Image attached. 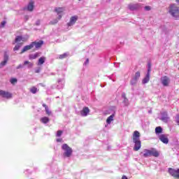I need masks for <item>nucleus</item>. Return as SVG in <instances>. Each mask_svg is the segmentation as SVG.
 Segmentation results:
<instances>
[{"label":"nucleus","mask_w":179,"mask_h":179,"mask_svg":"<svg viewBox=\"0 0 179 179\" xmlns=\"http://www.w3.org/2000/svg\"><path fill=\"white\" fill-rule=\"evenodd\" d=\"M149 80H150V64H148L147 74L142 81L143 85H145V83H148Z\"/></svg>","instance_id":"0eeeda50"},{"label":"nucleus","mask_w":179,"mask_h":179,"mask_svg":"<svg viewBox=\"0 0 179 179\" xmlns=\"http://www.w3.org/2000/svg\"><path fill=\"white\" fill-rule=\"evenodd\" d=\"M122 179H128V178H127L126 176H123L122 177Z\"/></svg>","instance_id":"de8ad7c7"},{"label":"nucleus","mask_w":179,"mask_h":179,"mask_svg":"<svg viewBox=\"0 0 179 179\" xmlns=\"http://www.w3.org/2000/svg\"><path fill=\"white\" fill-rule=\"evenodd\" d=\"M27 171H29V170L25 171L24 173L25 174H27Z\"/></svg>","instance_id":"8fccbe9b"},{"label":"nucleus","mask_w":179,"mask_h":179,"mask_svg":"<svg viewBox=\"0 0 179 179\" xmlns=\"http://www.w3.org/2000/svg\"><path fill=\"white\" fill-rule=\"evenodd\" d=\"M36 26H39V24H40V20L36 21Z\"/></svg>","instance_id":"49530a36"},{"label":"nucleus","mask_w":179,"mask_h":179,"mask_svg":"<svg viewBox=\"0 0 179 179\" xmlns=\"http://www.w3.org/2000/svg\"><path fill=\"white\" fill-rule=\"evenodd\" d=\"M134 79H136L137 80H139V78H141V73L139 71H137L134 76Z\"/></svg>","instance_id":"473e14b6"},{"label":"nucleus","mask_w":179,"mask_h":179,"mask_svg":"<svg viewBox=\"0 0 179 179\" xmlns=\"http://www.w3.org/2000/svg\"><path fill=\"white\" fill-rule=\"evenodd\" d=\"M10 83L13 84V83H16V82H17V80L16 78H11L10 80Z\"/></svg>","instance_id":"4c0bfd02"},{"label":"nucleus","mask_w":179,"mask_h":179,"mask_svg":"<svg viewBox=\"0 0 179 179\" xmlns=\"http://www.w3.org/2000/svg\"><path fill=\"white\" fill-rule=\"evenodd\" d=\"M20 47H22V43H18L15 45V46L13 48V51H17L20 50Z\"/></svg>","instance_id":"c756f323"},{"label":"nucleus","mask_w":179,"mask_h":179,"mask_svg":"<svg viewBox=\"0 0 179 179\" xmlns=\"http://www.w3.org/2000/svg\"><path fill=\"white\" fill-rule=\"evenodd\" d=\"M142 8V6H141V4L139 3H136V4H129V9L130 10H136L138 9H141Z\"/></svg>","instance_id":"2eb2a0df"},{"label":"nucleus","mask_w":179,"mask_h":179,"mask_svg":"<svg viewBox=\"0 0 179 179\" xmlns=\"http://www.w3.org/2000/svg\"><path fill=\"white\" fill-rule=\"evenodd\" d=\"M45 59H46L45 57H40L39 59H38V61L37 65H38V66L43 65V64H44V62H45Z\"/></svg>","instance_id":"4be33fe9"},{"label":"nucleus","mask_w":179,"mask_h":179,"mask_svg":"<svg viewBox=\"0 0 179 179\" xmlns=\"http://www.w3.org/2000/svg\"><path fill=\"white\" fill-rule=\"evenodd\" d=\"M55 12H57L58 15V20H61L62 15H64V8H55Z\"/></svg>","instance_id":"f3484780"},{"label":"nucleus","mask_w":179,"mask_h":179,"mask_svg":"<svg viewBox=\"0 0 179 179\" xmlns=\"http://www.w3.org/2000/svg\"><path fill=\"white\" fill-rule=\"evenodd\" d=\"M52 24H55L58 23V20H55L54 22H51Z\"/></svg>","instance_id":"37998d69"},{"label":"nucleus","mask_w":179,"mask_h":179,"mask_svg":"<svg viewBox=\"0 0 179 179\" xmlns=\"http://www.w3.org/2000/svg\"><path fill=\"white\" fill-rule=\"evenodd\" d=\"M161 83L163 86H169L170 85V78L168 76H163L161 78Z\"/></svg>","instance_id":"9d476101"},{"label":"nucleus","mask_w":179,"mask_h":179,"mask_svg":"<svg viewBox=\"0 0 179 179\" xmlns=\"http://www.w3.org/2000/svg\"><path fill=\"white\" fill-rule=\"evenodd\" d=\"M52 75H54V73H52Z\"/></svg>","instance_id":"603ef678"},{"label":"nucleus","mask_w":179,"mask_h":179,"mask_svg":"<svg viewBox=\"0 0 179 179\" xmlns=\"http://www.w3.org/2000/svg\"><path fill=\"white\" fill-rule=\"evenodd\" d=\"M40 57V53L36 52L35 54H31L29 56V59H36V58H38Z\"/></svg>","instance_id":"5701e85b"},{"label":"nucleus","mask_w":179,"mask_h":179,"mask_svg":"<svg viewBox=\"0 0 179 179\" xmlns=\"http://www.w3.org/2000/svg\"><path fill=\"white\" fill-rule=\"evenodd\" d=\"M138 83V80L134 78V77L132 78L131 80L130 81V83L131 86H135V85Z\"/></svg>","instance_id":"2f4dec72"},{"label":"nucleus","mask_w":179,"mask_h":179,"mask_svg":"<svg viewBox=\"0 0 179 179\" xmlns=\"http://www.w3.org/2000/svg\"><path fill=\"white\" fill-rule=\"evenodd\" d=\"M78 21V16L75 15L70 18V21L69 23H67L68 27H71V26H73L75 23Z\"/></svg>","instance_id":"9b49d317"},{"label":"nucleus","mask_w":179,"mask_h":179,"mask_svg":"<svg viewBox=\"0 0 179 179\" xmlns=\"http://www.w3.org/2000/svg\"><path fill=\"white\" fill-rule=\"evenodd\" d=\"M145 10H150V6H146L145 8H144Z\"/></svg>","instance_id":"a19ab883"},{"label":"nucleus","mask_w":179,"mask_h":179,"mask_svg":"<svg viewBox=\"0 0 179 179\" xmlns=\"http://www.w3.org/2000/svg\"><path fill=\"white\" fill-rule=\"evenodd\" d=\"M30 92H31V93H32V94H36V93H37V92H38V90L36 87H32L30 89Z\"/></svg>","instance_id":"c85d7f7f"},{"label":"nucleus","mask_w":179,"mask_h":179,"mask_svg":"<svg viewBox=\"0 0 179 179\" xmlns=\"http://www.w3.org/2000/svg\"><path fill=\"white\" fill-rule=\"evenodd\" d=\"M8 61H9V55H8V53L5 52L3 61L0 63V68H3V66L8 64Z\"/></svg>","instance_id":"1a4fd4ad"},{"label":"nucleus","mask_w":179,"mask_h":179,"mask_svg":"<svg viewBox=\"0 0 179 179\" xmlns=\"http://www.w3.org/2000/svg\"><path fill=\"white\" fill-rule=\"evenodd\" d=\"M62 149L64 152V157H71V156H72L73 150L71 148V147H69V145H68V144H63L62 145Z\"/></svg>","instance_id":"20e7f679"},{"label":"nucleus","mask_w":179,"mask_h":179,"mask_svg":"<svg viewBox=\"0 0 179 179\" xmlns=\"http://www.w3.org/2000/svg\"><path fill=\"white\" fill-rule=\"evenodd\" d=\"M33 44V47L35 48H40L43 44H44V42L43 41H34L31 43Z\"/></svg>","instance_id":"aec40b11"},{"label":"nucleus","mask_w":179,"mask_h":179,"mask_svg":"<svg viewBox=\"0 0 179 179\" xmlns=\"http://www.w3.org/2000/svg\"><path fill=\"white\" fill-rule=\"evenodd\" d=\"M33 9H34V3H33V1L29 2L28 6L24 8V10H27L29 12L33 11Z\"/></svg>","instance_id":"6ab92c4d"},{"label":"nucleus","mask_w":179,"mask_h":179,"mask_svg":"<svg viewBox=\"0 0 179 179\" xmlns=\"http://www.w3.org/2000/svg\"><path fill=\"white\" fill-rule=\"evenodd\" d=\"M122 99H123L122 103L124 107H128V106H129V101L128 100V98H127L125 93L122 94Z\"/></svg>","instance_id":"dca6fc26"},{"label":"nucleus","mask_w":179,"mask_h":179,"mask_svg":"<svg viewBox=\"0 0 179 179\" xmlns=\"http://www.w3.org/2000/svg\"><path fill=\"white\" fill-rule=\"evenodd\" d=\"M5 24H6V21L1 22V23L0 24V27H4Z\"/></svg>","instance_id":"ea45409f"},{"label":"nucleus","mask_w":179,"mask_h":179,"mask_svg":"<svg viewBox=\"0 0 179 179\" xmlns=\"http://www.w3.org/2000/svg\"><path fill=\"white\" fill-rule=\"evenodd\" d=\"M175 121L178 124V125H179V114L176 115L175 117Z\"/></svg>","instance_id":"72a5a7b5"},{"label":"nucleus","mask_w":179,"mask_h":179,"mask_svg":"<svg viewBox=\"0 0 179 179\" xmlns=\"http://www.w3.org/2000/svg\"><path fill=\"white\" fill-rule=\"evenodd\" d=\"M84 65H89V59H86L85 62H84Z\"/></svg>","instance_id":"79ce46f5"},{"label":"nucleus","mask_w":179,"mask_h":179,"mask_svg":"<svg viewBox=\"0 0 179 179\" xmlns=\"http://www.w3.org/2000/svg\"><path fill=\"white\" fill-rule=\"evenodd\" d=\"M89 113H90V110L87 107H84L80 111L82 117H87Z\"/></svg>","instance_id":"a211bd4d"},{"label":"nucleus","mask_w":179,"mask_h":179,"mask_svg":"<svg viewBox=\"0 0 179 179\" xmlns=\"http://www.w3.org/2000/svg\"><path fill=\"white\" fill-rule=\"evenodd\" d=\"M176 1L178 3L179 5V0H176Z\"/></svg>","instance_id":"3c124183"},{"label":"nucleus","mask_w":179,"mask_h":179,"mask_svg":"<svg viewBox=\"0 0 179 179\" xmlns=\"http://www.w3.org/2000/svg\"><path fill=\"white\" fill-rule=\"evenodd\" d=\"M0 97L2 99H6V100H10V99H12L13 95L12 93L9 92L0 90Z\"/></svg>","instance_id":"39448f33"},{"label":"nucleus","mask_w":179,"mask_h":179,"mask_svg":"<svg viewBox=\"0 0 179 179\" xmlns=\"http://www.w3.org/2000/svg\"><path fill=\"white\" fill-rule=\"evenodd\" d=\"M57 142H62V138H57Z\"/></svg>","instance_id":"a18cd8bd"},{"label":"nucleus","mask_w":179,"mask_h":179,"mask_svg":"<svg viewBox=\"0 0 179 179\" xmlns=\"http://www.w3.org/2000/svg\"><path fill=\"white\" fill-rule=\"evenodd\" d=\"M20 41H23V38L21 36H18L15 38V43H20Z\"/></svg>","instance_id":"7c9ffc66"},{"label":"nucleus","mask_w":179,"mask_h":179,"mask_svg":"<svg viewBox=\"0 0 179 179\" xmlns=\"http://www.w3.org/2000/svg\"><path fill=\"white\" fill-rule=\"evenodd\" d=\"M43 107L45 108V110H46L47 108H48V106H47V105L45 103L43 104Z\"/></svg>","instance_id":"c03bdc74"},{"label":"nucleus","mask_w":179,"mask_h":179,"mask_svg":"<svg viewBox=\"0 0 179 179\" xmlns=\"http://www.w3.org/2000/svg\"><path fill=\"white\" fill-rule=\"evenodd\" d=\"M62 135V130L57 131V134H56V136L59 137V136H61Z\"/></svg>","instance_id":"f704fd0d"},{"label":"nucleus","mask_w":179,"mask_h":179,"mask_svg":"<svg viewBox=\"0 0 179 179\" xmlns=\"http://www.w3.org/2000/svg\"><path fill=\"white\" fill-rule=\"evenodd\" d=\"M69 55V53L66 52L62 55H59V59H64V58H66Z\"/></svg>","instance_id":"bb28decb"},{"label":"nucleus","mask_w":179,"mask_h":179,"mask_svg":"<svg viewBox=\"0 0 179 179\" xmlns=\"http://www.w3.org/2000/svg\"><path fill=\"white\" fill-rule=\"evenodd\" d=\"M33 45H34L31 43V44L24 46L20 54H23L24 52H26V51H29V50H31V48H34Z\"/></svg>","instance_id":"412c9836"},{"label":"nucleus","mask_w":179,"mask_h":179,"mask_svg":"<svg viewBox=\"0 0 179 179\" xmlns=\"http://www.w3.org/2000/svg\"><path fill=\"white\" fill-rule=\"evenodd\" d=\"M168 12H169V13L171 14L172 17H174L175 19H178L179 8L176 4H175V3L171 4L168 9Z\"/></svg>","instance_id":"7ed1b4c3"},{"label":"nucleus","mask_w":179,"mask_h":179,"mask_svg":"<svg viewBox=\"0 0 179 179\" xmlns=\"http://www.w3.org/2000/svg\"><path fill=\"white\" fill-rule=\"evenodd\" d=\"M45 110L46 114H48V115H51V110H50V108H46V109Z\"/></svg>","instance_id":"c9c22d12"},{"label":"nucleus","mask_w":179,"mask_h":179,"mask_svg":"<svg viewBox=\"0 0 179 179\" xmlns=\"http://www.w3.org/2000/svg\"><path fill=\"white\" fill-rule=\"evenodd\" d=\"M41 122L43 124H48V122H50V118H48V117H43L41 118Z\"/></svg>","instance_id":"393cba45"},{"label":"nucleus","mask_w":179,"mask_h":179,"mask_svg":"<svg viewBox=\"0 0 179 179\" xmlns=\"http://www.w3.org/2000/svg\"><path fill=\"white\" fill-rule=\"evenodd\" d=\"M41 71V68L38 67L37 69H35V73H40Z\"/></svg>","instance_id":"e433bc0d"},{"label":"nucleus","mask_w":179,"mask_h":179,"mask_svg":"<svg viewBox=\"0 0 179 179\" xmlns=\"http://www.w3.org/2000/svg\"><path fill=\"white\" fill-rule=\"evenodd\" d=\"M78 1H82V0H78Z\"/></svg>","instance_id":"864d4df0"},{"label":"nucleus","mask_w":179,"mask_h":179,"mask_svg":"<svg viewBox=\"0 0 179 179\" xmlns=\"http://www.w3.org/2000/svg\"><path fill=\"white\" fill-rule=\"evenodd\" d=\"M155 134L156 135H160V134H163V128H162V127H157L155 128Z\"/></svg>","instance_id":"b1692460"},{"label":"nucleus","mask_w":179,"mask_h":179,"mask_svg":"<svg viewBox=\"0 0 179 179\" xmlns=\"http://www.w3.org/2000/svg\"><path fill=\"white\" fill-rule=\"evenodd\" d=\"M133 143H134V150L138 152L141 148H142V143L141 142V133L138 131H135L133 134Z\"/></svg>","instance_id":"f257e3e1"},{"label":"nucleus","mask_w":179,"mask_h":179,"mask_svg":"<svg viewBox=\"0 0 179 179\" xmlns=\"http://www.w3.org/2000/svg\"><path fill=\"white\" fill-rule=\"evenodd\" d=\"M24 65H27V68L29 69H30V68H33V63H31L29 61L24 62Z\"/></svg>","instance_id":"cd10ccee"},{"label":"nucleus","mask_w":179,"mask_h":179,"mask_svg":"<svg viewBox=\"0 0 179 179\" xmlns=\"http://www.w3.org/2000/svg\"><path fill=\"white\" fill-rule=\"evenodd\" d=\"M8 61H9V55H8V53L5 52L3 61L0 63V68H3V66L8 64Z\"/></svg>","instance_id":"6e6552de"},{"label":"nucleus","mask_w":179,"mask_h":179,"mask_svg":"<svg viewBox=\"0 0 179 179\" xmlns=\"http://www.w3.org/2000/svg\"><path fill=\"white\" fill-rule=\"evenodd\" d=\"M159 141L162 142V143H164L165 145H167L169 143V138H167V136L165 134H161L158 136Z\"/></svg>","instance_id":"ddd939ff"},{"label":"nucleus","mask_w":179,"mask_h":179,"mask_svg":"<svg viewBox=\"0 0 179 179\" xmlns=\"http://www.w3.org/2000/svg\"><path fill=\"white\" fill-rule=\"evenodd\" d=\"M64 86H65V80L63 78H60L57 80V89H64Z\"/></svg>","instance_id":"4468645a"},{"label":"nucleus","mask_w":179,"mask_h":179,"mask_svg":"<svg viewBox=\"0 0 179 179\" xmlns=\"http://www.w3.org/2000/svg\"><path fill=\"white\" fill-rule=\"evenodd\" d=\"M143 157H159L160 152L156 148H150V150L144 149L143 151Z\"/></svg>","instance_id":"f03ea898"},{"label":"nucleus","mask_w":179,"mask_h":179,"mask_svg":"<svg viewBox=\"0 0 179 179\" xmlns=\"http://www.w3.org/2000/svg\"><path fill=\"white\" fill-rule=\"evenodd\" d=\"M161 120L162 121H163V122H169V120H170V117H169L167 112L161 113Z\"/></svg>","instance_id":"f8f14e48"},{"label":"nucleus","mask_w":179,"mask_h":179,"mask_svg":"<svg viewBox=\"0 0 179 179\" xmlns=\"http://www.w3.org/2000/svg\"><path fill=\"white\" fill-rule=\"evenodd\" d=\"M22 68H24V64H20L16 67V69H22Z\"/></svg>","instance_id":"58836bf2"},{"label":"nucleus","mask_w":179,"mask_h":179,"mask_svg":"<svg viewBox=\"0 0 179 179\" xmlns=\"http://www.w3.org/2000/svg\"><path fill=\"white\" fill-rule=\"evenodd\" d=\"M169 173L172 176V177H174L175 178H179V169H173L171 168L169 169Z\"/></svg>","instance_id":"423d86ee"},{"label":"nucleus","mask_w":179,"mask_h":179,"mask_svg":"<svg viewBox=\"0 0 179 179\" xmlns=\"http://www.w3.org/2000/svg\"><path fill=\"white\" fill-rule=\"evenodd\" d=\"M25 20H29V16H27V15L25 16Z\"/></svg>","instance_id":"09e8293b"},{"label":"nucleus","mask_w":179,"mask_h":179,"mask_svg":"<svg viewBox=\"0 0 179 179\" xmlns=\"http://www.w3.org/2000/svg\"><path fill=\"white\" fill-rule=\"evenodd\" d=\"M114 121V114H112L110 116H109L107 120H106V122L107 124H111V122Z\"/></svg>","instance_id":"a878e982"}]
</instances>
